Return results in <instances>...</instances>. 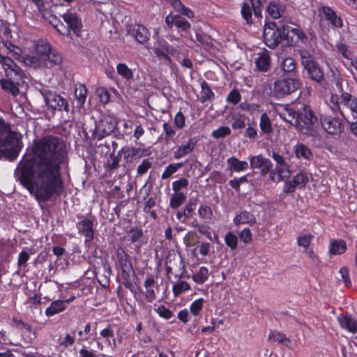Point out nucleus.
<instances>
[{"instance_id": "6e6552de", "label": "nucleus", "mask_w": 357, "mask_h": 357, "mask_svg": "<svg viewBox=\"0 0 357 357\" xmlns=\"http://www.w3.org/2000/svg\"><path fill=\"white\" fill-rule=\"evenodd\" d=\"M283 40V29L276 28L275 24L266 25L264 29V40L270 48L276 47Z\"/></svg>"}, {"instance_id": "4468645a", "label": "nucleus", "mask_w": 357, "mask_h": 357, "mask_svg": "<svg viewBox=\"0 0 357 357\" xmlns=\"http://www.w3.org/2000/svg\"><path fill=\"white\" fill-rule=\"evenodd\" d=\"M165 24L169 29L175 25L179 31L183 32H188L191 28V24L188 20L181 15H173L172 13L166 16Z\"/></svg>"}, {"instance_id": "393cba45", "label": "nucleus", "mask_w": 357, "mask_h": 357, "mask_svg": "<svg viewBox=\"0 0 357 357\" xmlns=\"http://www.w3.org/2000/svg\"><path fill=\"white\" fill-rule=\"evenodd\" d=\"M68 301L56 300L51 303L50 306L45 310V315L47 317H52L56 314L63 312L66 308V303Z\"/></svg>"}, {"instance_id": "49530a36", "label": "nucleus", "mask_w": 357, "mask_h": 357, "mask_svg": "<svg viewBox=\"0 0 357 357\" xmlns=\"http://www.w3.org/2000/svg\"><path fill=\"white\" fill-rule=\"evenodd\" d=\"M143 155V151L139 148H128L124 151V159L128 161H132L135 158H141Z\"/></svg>"}, {"instance_id": "c756f323", "label": "nucleus", "mask_w": 357, "mask_h": 357, "mask_svg": "<svg viewBox=\"0 0 357 357\" xmlns=\"http://www.w3.org/2000/svg\"><path fill=\"white\" fill-rule=\"evenodd\" d=\"M209 276V271L205 266H201L199 270L195 272L191 278L197 284H202L207 281Z\"/></svg>"}, {"instance_id": "a211bd4d", "label": "nucleus", "mask_w": 357, "mask_h": 357, "mask_svg": "<svg viewBox=\"0 0 357 357\" xmlns=\"http://www.w3.org/2000/svg\"><path fill=\"white\" fill-rule=\"evenodd\" d=\"M286 6L279 1H271L267 7V12L273 19H280L286 16Z\"/></svg>"}, {"instance_id": "9b49d317", "label": "nucleus", "mask_w": 357, "mask_h": 357, "mask_svg": "<svg viewBox=\"0 0 357 357\" xmlns=\"http://www.w3.org/2000/svg\"><path fill=\"white\" fill-rule=\"evenodd\" d=\"M3 68L7 78L20 83L23 82V70L11 59H4Z\"/></svg>"}, {"instance_id": "a878e982", "label": "nucleus", "mask_w": 357, "mask_h": 357, "mask_svg": "<svg viewBox=\"0 0 357 357\" xmlns=\"http://www.w3.org/2000/svg\"><path fill=\"white\" fill-rule=\"evenodd\" d=\"M256 222L255 216L250 212L243 211L236 215L234 219V223L236 225L241 224L253 225Z\"/></svg>"}, {"instance_id": "f8f14e48", "label": "nucleus", "mask_w": 357, "mask_h": 357, "mask_svg": "<svg viewBox=\"0 0 357 357\" xmlns=\"http://www.w3.org/2000/svg\"><path fill=\"white\" fill-rule=\"evenodd\" d=\"M62 17L66 24V25L64 24V27L67 29L69 32V36H67L72 38V32L75 36H79L82 25L77 15L74 13L68 11L62 15Z\"/></svg>"}, {"instance_id": "20e7f679", "label": "nucleus", "mask_w": 357, "mask_h": 357, "mask_svg": "<svg viewBox=\"0 0 357 357\" xmlns=\"http://www.w3.org/2000/svg\"><path fill=\"white\" fill-rule=\"evenodd\" d=\"M301 86V82L296 78H282L274 83V93L278 97H284L296 92Z\"/></svg>"}, {"instance_id": "de8ad7c7", "label": "nucleus", "mask_w": 357, "mask_h": 357, "mask_svg": "<svg viewBox=\"0 0 357 357\" xmlns=\"http://www.w3.org/2000/svg\"><path fill=\"white\" fill-rule=\"evenodd\" d=\"M294 183L297 184L298 187L301 188L304 187L310 179V175L307 172H301L296 174L294 177Z\"/></svg>"}, {"instance_id": "ddd939ff", "label": "nucleus", "mask_w": 357, "mask_h": 357, "mask_svg": "<svg viewBox=\"0 0 357 357\" xmlns=\"http://www.w3.org/2000/svg\"><path fill=\"white\" fill-rule=\"evenodd\" d=\"M277 112L282 119L296 128L298 119V108L296 109L289 105H281L278 107Z\"/></svg>"}, {"instance_id": "bf43d9fd", "label": "nucleus", "mask_w": 357, "mask_h": 357, "mask_svg": "<svg viewBox=\"0 0 357 357\" xmlns=\"http://www.w3.org/2000/svg\"><path fill=\"white\" fill-rule=\"evenodd\" d=\"M162 128L165 133V139L166 141L170 140L176 135V130H174L173 126L167 122L163 123Z\"/></svg>"}, {"instance_id": "052dcab7", "label": "nucleus", "mask_w": 357, "mask_h": 357, "mask_svg": "<svg viewBox=\"0 0 357 357\" xmlns=\"http://www.w3.org/2000/svg\"><path fill=\"white\" fill-rule=\"evenodd\" d=\"M314 236L308 233H302L297 238L298 245H310L312 243Z\"/></svg>"}, {"instance_id": "c9c22d12", "label": "nucleus", "mask_w": 357, "mask_h": 357, "mask_svg": "<svg viewBox=\"0 0 357 357\" xmlns=\"http://www.w3.org/2000/svg\"><path fill=\"white\" fill-rule=\"evenodd\" d=\"M35 50L36 54L43 59L50 53L52 48H51L50 45L47 41L39 40L36 44Z\"/></svg>"}, {"instance_id": "8fccbe9b", "label": "nucleus", "mask_w": 357, "mask_h": 357, "mask_svg": "<svg viewBox=\"0 0 357 357\" xmlns=\"http://www.w3.org/2000/svg\"><path fill=\"white\" fill-rule=\"evenodd\" d=\"M183 163H173L169 165L162 174V179L169 178L173 174H174L178 169L183 167Z\"/></svg>"}, {"instance_id": "c85d7f7f", "label": "nucleus", "mask_w": 357, "mask_h": 357, "mask_svg": "<svg viewBox=\"0 0 357 357\" xmlns=\"http://www.w3.org/2000/svg\"><path fill=\"white\" fill-rule=\"evenodd\" d=\"M229 168L231 171L242 172L248 168V163L246 161L239 160L237 158L232 156L227 160Z\"/></svg>"}, {"instance_id": "680f3d73", "label": "nucleus", "mask_w": 357, "mask_h": 357, "mask_svg": "<svg viewBox=\"0 0 357 357\" xmlns=\"http://www.w3.org/2000/svg\"><path fill=\"white\" fill-rule=\"evenodd\" d=\"M241 99V95L239 91L236 89H233L228 94L226 100L229 103H231L233 105L238 104Z\"/></svg>"}, {"instance_id": "f704fd0d", "label": "nucleus", "mask_w": 357, "mask_h": 357, "mask_svg": "<svg viewBox=\"0 0 357 357\" xmlns=\"http://www.w3.org/2000/svg\"><path fill=\"white\" fill-rule=\"evenodd\" d=\"M159 50L165 54H170L171 56H175L178 55V51L174 47L169 45L165 40L160 42L158 47L154 48V52L156 54V51Z\"/></svg>"}, {"instance_id": "a18cd8bd", "label": "nucleus", "mask_w": 357, "mask_h": 357, "mask_svg": "<svg viewBox=\"0 0 357 357\" xmlns=\"http://www.w3.org/2000/svg\"><path fill=\"white\" fill-rule=\"evenodd\" d=\"M275 171L278 174L277 182L284 181L289 178L291 175L287 164L284 165H276Z\"/></svg>"}, {"instance_id": "473e14b6", "label": "nucleus", "mask_w": 357, "mask_h": 357, "mask_svg": "<svg viewBox=\"0 0 357 357\" xmlns=\"http://www.w3.org/2000/svg\"><path fill=\"white\" fill-rule=\"evenodd\" d=\"M1 86L2 89L7 92L11 93L13 96H17L19 93L18 85L20 83H17L13 79H1L0 80Z\"/></svg>"}, {"instance_id": "ea45409f", "label": "nucleus", "mask_w": 357, "mask_h": 357, "mask_svg": "<svg viewBox=\"0 0 357 357\" xmlns=\"http://www.w3.org/2000/svg\"><path fill=\"white\" fill-rule=\"evenodd\" d=\"M186 199V196L184 193L174 192L170 197L169 206L172 208L176 209L183 204Z\"/></svg>"}, {"instance_id": "e2e57ef3", "label": "nucleus", "mask_w": 357, "mask_h": 357, "mask_svg": "<svg viewBox=\"0 0 357 357\" xmlns=\"http://www.w3.org/2000/svg\"><path fill=\"white\" fill-rule=\"evenodd\" d=\"M142 229L138 227L132 228L130 230L128 234V238L131 241L132 243L136 242L142 236Z\"/></svg>"}, {"instance_id": "dca6fc26", "label": "nucleus", "mask_w": 357, "mask_h": 357, "mask_svg": "<svg viewBox=\"0 0 357 357\" xmlns=\"http://www.w3.org/2000/svg\"><path fill=\"white\" fill-rule=\"evenodd\" d=\"M255 63L258 70L267 72L271 66V57L268 51L264 49L257 53Z\"/></svg>"}, {"instance_id": "6ab92c4d", "label": "nucleus", "mask_w": 357, "mask_h": 357, "mask_svg": "<svg viewBox=\"0 0 357 357\" xmlns=\"http://www.w3.org/2000/svg\"><path fill=\"white\" fill-rule=\"evenodd\" d=\"M341 105L347 107L352 112L354 119H357V98L351 94L344 92L340 96Z\"/></svg>"}, {"instance_id": "7ed1b4c3", "label": "nucleus", "mask_w": 357, "mask_h": 357, "mask_svg": "<svg viewBox=\"0 0 357 357\" xmlns=\"http://www.w3.org/2000/svg\"><path fill=\"white\" fill-rule=\"evenodd\" d=\"M320 119L316 116L310 106L301 105L298 108V119L296 129L304 135L315 136Z\"/></svg>"}, {"instance_id": "58836bf2", "label": "nucleus", "mask_w": 357, "mask_h": 357, "mask_svg": "<svg viewBox=\"0 0 357 357\" xmlns=\"http://www.w3.org/2000/svg\"><path fill=\"white\" fill-rule=\"evenodd\" d=\"M280 67L284 73H294L296 70V63L293 58L287 57L282 59Z\"/></svg>"}, {"instance_id": "09e8293b", "label": "nucleus", "mask_w": 357, "mask_h": 357, "mask_svg": "<svg viewBox=\"0 0 357 357\" xmlns=\"http://www.w3.org/2000/svg\"><path fill=\"white\" fill-rule=\"evenodd\" d=\"M240 108L243 111H248L252 115H257L261 112V107L256 103L242 102L240 105Z\"/></svg>"}, {"instance_id": "0eeeda50", "label": "nucleus", "mask_w": 357, "mask_h": 357, "mask_svg": "<svg viewBox=\"0 0 357 357\" xmlns=\"http://www.w3.org/2000/svg\"><path fill=\"white\" fill-rule=\"evenodd\" d=\"M41 93L48 107L59 112L65 111L68 112L69 111L67 100L60 95L47 89L42 91Z\"/></svg>"}, {"instance_id": "412c9836", "label": "nucleus", "mask_w": 357, "mask_h": 357, "mask_svg": "<svg viewBox=\"0 0 357 357\" xmlns=\"http://www.w3.org/2000/svg\"><path fill=\"white\" fill-rule=\"evenodd\" d=\"M61 55L55 50L52 49L46 56L42 59L43 67L51 68L54 66H59L62 63Z\"/></svg>"}, {"instance_id": "4d7b16f0", "label": "nucleus", "mask_w": 357, "mask_h": 357, "mask_svg": "<svg viewBox=\"0 0 357 357\" xmlns=\"http://www.w3.org/2000/svg\"><path fill=\"white\" fill-rule=\"evenodd\" d=\"M231 134V129L227 126H220L218 129L213 130L211 136L215 139L223 138Z\"/></svg>"}, {"instance_id": "5701e85b", "label": "nucleus", "mask_w": 357, "mask_h": 357, "mask_svg": "<svg viewBox=\"0 0 357 357\" xmlns=\"http://www.w3.org/2000/svg\"><path fill=\"white\" fill-rule=\"evenodd\" d=\"M79 232L85 236V243L91 242L93 238V222L89 219H84L78 225Z\"/></svg>"}, {"instance_id": "aec40b11", "label": "nucleus", "mask_w": 357, "mask_h": 357, "mask_svg": "<svg viewBox=\"0 0 357 357\" xmlns=\"http://www.w3.org/2000/svg\"><path fill=\"white\" fill-rule=\"evenodd\" d=\"M197 142V140L195 137L190 138L185 144H181L174 152V158L178 160L185 157L194 150Z\"/></svg>"}, {"instance_id": "9d476101", "label": "nucleus", "mask_w": 357, "mask_h": 357, "mask_svg": "<svg viewBox=\"0 0 357 357\" xmlns=\"http://www.w3.org/2000/svg\"><path fill=\"white\" fill-rule=\"evenodd\" d=\"M116 127V122L110 116H103L96 125V136L98 139L111 135Z\"/></svg>"}, {"instance_id": "3c124183", "label": "nucleus", "mask_w": 357, "mask_h": 357, "mask_svg": "<svg viewBox=\"0 0 357 357\" xmlns=\"http://www.w3.org/2000/svg\"><path fill=\"white\" fill-rule=\"evenodd\" d=\"M24 63L33 68L43 67L42 59L36 54V55H28L24 59Z\"/></svg>"}, {"instance_id": "69168bd1", "label": "nucleus", "mask_w": 357, "mask_h": 357, "mask_svg": "<svg viewBox=\"0 0 357 357\" xmlns=\"http://www.w3.org/2000/svg\"><path fill=\"white\" fill-rule=\"evenodd\" d=\"M330 102L332 104L331 108L334 112H340L341 111V103H340V97L337 94H332L330 98ZM343 115V114H342Z\"/></svg>"}, {"instance_id": "cd10ccee", "label": "nucleus", "mask_w": 357, "mask_h": 357, "mask_svg": "<svg viewBox=\"0 0 357 357\" xmlns=\"http://www.w3.org/2000/svg\"><path fill=\"white\" fill-rule=\"evenodd\" d=\"M294 152L296 158L299 159L310 160L313 157L310 149L307 146L301 143H298L294 146Z\"/></svg>"}, {"instance_id": "f257e3e1", "label": "nucleus", "mask_w": 357, "mask_h": 357, "mask_svg": "<svg viewBox=\"0 0 357 357\" xmlns=\"http://www.w3.org/2000/svg\"><path fill=\"white\" fill-rule=\"evenodd\" d=\"M67 156L63 139L47 135L36 145V157L24 158L17 165L15 180L35 197L39 202H45L63 191L61 166Z\"/></svg>"}, {"instance_id": "6e6d98bb", "label": "nucleus", "mask_w": 357, "mask_h": 357, "mask_svg": "<svg viewBox=\"0 0 357 357\" xmlns=\"http://www.w3.org/2000/svg\"><path fill=\"white\" fill-rule=\"evenodd\" d=\"M188 184L189 182L185 178H181L172 183V190L174 192L181 193L180 191L182 189H186Z\"/></svg>"}, {"instance_id": "0e129e2a", "label": "nucleus", "mask_w": 357, "mask_h": 357, "mask_svg": "<svg viewBox=\"0 0 357 357\" xmlns=\"http://www.w3.org/2000/svg\"><path fill=\"white\" fill-rule=\"evenodd\" d=\"M155 311L159 314L160 317H162L165 319H169L173 316L172 312L162 305H159L156 309H155Z\"/></svg>"}, {"instance_id": "37998d69", "label": "nucleus", "mask_w": 357, "mask_h": 357, "mask_svg": "<svg viewBox=\"0 0 357 357\" xmlns=\"http://www.w3.org/2000/svg\"><path fill=\"white\" fill-rule=\"evenodd\" d=\"M87 93V89L84 84H79L76 86L75 90V95L77 98V102L79 106H82L86 100Z\"/></svg>"}, {"instance_id": "a19ab883", "label": "nucleus", "mask_w": 357, "mask_h": 357, "mask_svg": "<svg viewBox=\"0 0 357 357\" xmlns=\"http://www.w3.org/2000/svg\"><path fill=\"white\" fill-rule=\"evenodd\" d=\"M249 160L251 169H261L269 160L261 155L250 156Z\"/></svg>"}, {"instance_id": "bb28decb", "label": "nucleus", "mask_w": 357, "mask_h": 357, "mask_svg": "<svg viewBox=\"0 0 357 357\" xmlns=\"http://www.w3.org/2000/svg\"><path fill=\"white\" fill-rule=\"evenodd\" d=\"M323 13L326 18L329 20L331 24L335 27H342L343 25L342 20L337 16L335 11L330 7H323Z\"/></svg>"}, {"instance_id": "1a4fd4ad", "label": "nucleus", "mask_w": 357, "mask_h": 357, "mask_svg": "<svg viewBox=\"0 0 357 357\" xmlns=\"http://www.w3.org/2000/svg\"><path fill=\"white\" fill-rule=\"evenodd\" d=\"M323 129L330 135H339L344 130L343 123L339 118L330 115H321L320 122Z\"/></svg>"}, {"instance_id": "864d4df0", "label": "nucleus", "mask_w": 357, "mask_h": 357, "mask_svg": "<svg viewBox=\"0 0 357 357\" xmlns=\"http://www.w3.org/2000/svg\"><path fill=\"white\" fill-rule=\"evenodd\" d=\"M197 199L190 198L183 208V213L186 214L188 219H190L192 216V213L195 210Z\"/></svg>"}, {"instance_id": "2eb2a0df", "label": "nucleus", "mask_w": 357, "mask_h": 357, "mask_svg": "<svg viewBox=\"0 0 357 357\" xmlns=\"http://www.w3.org/2000/svg\"><path fill=\"white\" fill-rule=\"evenodd\" d=\"M169 258L170 257H168L166 263V271L167 275L169 276L170 274H173L175 271V277L178 279L181 278L185 271V265L181 257H178L176 258L174 257L173 264Z\"/></svg>"}, {"instance_id": "f03ea898", "label": "nucleus", "mask_w": 357, "mask_h": 357, "mask_svg": "<svg viewBox=\"0 0 357 357\" xmlns=\"http://www.w3.org/2000/svg\"><path fill=\"white\" fill-rule=\"evenodd\" d=\"M20 149V141L17 133L11 130L0 116V158L14 159Z\"/></svg>"}, {"instance_id": "2f4dec72", "label": "nucleus", "mask_w": 357, "mask_h": 357, "mask_svg": "<svg viewBox=\"0 0 357 357\" xmlns=\"http://www.w3.org/2000/svg\"><path fill=\"white\" fill-rule=\"evenodd\" d=\"M117 257L123 272H127L132 270L130 262L128 260V257L121 247H119L117 250Z\"/></svg>"}, {"instance_id": "4c0bfd02", "label": "nucleus", "mask_w": 357, "mask_h": 357, "mask_svg": "<svg viewBox=\"0 0 357 357\" xmlns=\"http://www.w3.org/2000/svg\"><path fill=\"white\" fill-rule=\"evenodd\" d=\"M116 72L126 81L130 82L133 79L134 74L132 70L123 63H120L116 66Z\"/></svg>"}, {"instance_id": "c03bdc74", "label": "nucleus", "mask_w": 357, "mask_h": 357, "mask_svg": "<svg viewBox=\"0 0 357 357\" xmlns=\"http://www.w3.org/2000/svg\"><path fill=\"white\" fill-rule=\"evenodd\" d=\"M190 289V285L184 280H179L172 287V291L175 296H178L181 294Z\"/></svg>"}, {"instance_id": "4be33fe9", "label": "nucleus", "mask_w": 357, "mask_h": 357, "mask_svg": "<svg viewBox=\"0 0 357 357\" xmlns=\"http://www.w3.org/2000/svg\"><path fill=\"white\" fill-rule=\"evenodd\" d=\"M131 34L140 44H144L150 38L149 30L142 24H135L131 31Z\"/></svg>"}, {"instance_id": "7c9ffc66", "label": "nucleus", "mask_w": 357, "mask_h": 357, "mask_svg": "<svg viewBox=\"0 0 357 357\" xmlns=\"http://www.w3.org/2000/svg\"><path fill=\"white\" fill-rule=\"evenodd\" d=\"M201 92L199 100L201 102L204 103L207 101H211L214 98V93L211 89L208 84L206 81L201 83Z\"/></svg>"}, {"instance_id": "13d9d810", "label": "nucleus", "mask_w": 357, "mask_h": 357, "mask_svg": "<svg viewBox=\"0 0 357 357\" xmlns=\"http://www.w3.org/2000/svg\"><path fill=\"white\" fill-rule=\"evenodd\" d=\"M204 302V301L202 298L193 301L190 306V312L195 316L199 315L203 308Z\"/></svg>"}, {"instance_id": "b1692460", "label": "nucleus", "mask_w": 357, "mask_h": 357, "mask_svg": "<svg viewBox=\"0 0 357 357\" xmlns=\"http://www.w3.org/2000/svg\"><path fill=\"white\" fill-rule=\"evenodd\" d=\"M338 322L342 328L347 329L353 333L357 331V320L347 315L341 314L337 318Z\"/></svg>"}, {"instance_id": "72a5a7b5", "label": "nucleus", "mask_w": 357, "mask_h": 357, "mask_svg": "<svg viewBox=\"0 0 357 357\" xmlns=\"http://www.w3.org/2000/svg\"><path fill=\"white\" fill-rule=\"evenodd\" d=\"M268 340L272 342L281 343L287 347H290L291 345L290 339L281 332H271L268 335Z\"/></svg>"}, {"instance_id": "5fc2aeb1", "label": "nucleus", "mask_w": 357, "mask_h": 357, "mask_svg": "<svg viewBox=\"0 0 357 357\" xmlns=\"http://www.w3.org/2000/svg\"><path fill=\"white\" fill-rule=\"evenodd\" d=\"M196 39L202 45L206 47H211L213 45V40L211 37L203 32L196 33Z\"/></svg>"}, {"instance_id": "338daca9", "label": "nucleus", "mask_w": 357, "mask_h": 357, "mask_svg": "<svg viewBox=\"0 0 357 357\" xmlns=\"http://www.w3.org/2000/svg\"><path fill=\"white\" fill-rule=\"evenodd\" d=\"M337 52L345 59H350L351 52L349 46L344 43H339L336 45Z\"/></svg>"}, {"instance_id": "f3484780", "label": "nucleus", "mask_w": 357, "mask_h": 357, "mask_svg": "<svg viewBox=\"0 0 357 357\" xmlns=\"http://www.w3.org/2000/svg\"><path fill=\"white\" fill-rule=\"evenodd\" d=\"M303 68L306 70L310 79L319 84L324 81V73L316 61H314Z\"/></svg>"}, {"instance_id": "39448f33", "label": "nucleus", "mask_w": 357, "mask_h": 357, "mask_svg": "<svg viewBox=\"0 0 357 357\" xmlns=\"http://www.w3.org/2000/svg\"><path fill=\"white\" fill-rule=\"evenodd\" d=\"M282 29L283 40L286 46H295L299 41L303 45L307 44V37L300 27L282 25Z\"/></svg>"}, {"instance_id": "603ef678", "label": "nucleus", "mask_w": 357, "mask_h": 357, "mask_svg": "<svg viewBox=\"0 0 357 357\" xmlns=\"http://www.w3.org/2000/svg\"><path fill=\"white\" fill-rule=\"evenodd\" d=\"M298 54L301 57V64L303 67L315 61L312 54L307 50L302 49L298 50Z\"/></svg>"}, {"instance_id": "e433bc0d", "label": "nucleus", "mask_w": 357, "mask_h": 357, "mask_svg": "<svg viewBox=\"0 0 357 357\" xmlns=\"http://www.w3.org/2000/svg\"><path fill=\"white\" fill-rule=\"evenodd\" d=\"M259 128L262 134H270L273 131L272 123L266 113H263L260 116Z\"/></svg>"}, {"instance_id": "79ce46f5", "label": "nucleus", "mask_w": 357, "mask_h": 357, "mask_svg": "<svg viewBox=\"0 0 357 357\" xmlns=\"http://www.w3.org/2000/svg\"><path fill=\"white\" fill-rule=\"evenodd\" d=\"M50 23L54 27V29L63 36H69V32L67 29L64 27V24L60 21L56 16L52 15L50 17Z\"/></svg>"}, {"instance_id": "774afa93", "label": "nucleus", "mask_w": 357, "mask_h": 357, "mask_svg": "<svg viewBox=\"0 0 357 357\" xmlns=\"http://www.w3.org/2000/svg\"><path fill=\"white\" fill-rule=\"evenodd\" d=\"M198 213L204 219H209L213 215L212 210L208 206H201L198 209Z\"/></svg>"}, {"instance_id": "423d86ee", "label": "nucleus", "mask_w": 357, "mask_h": 357, "mask_svg": "<svg viewBox=\"0 0 357 357\" xmlns=\"http://www.w3.org/2000/svg\"><path fill=\"white\" fill-rule=\"evenodd\" d=\"M261 0H248L243 3L241 13L247 24L252 25L253 24L252 15L255 18H261Z\"/></svg>"}]
</instances>
